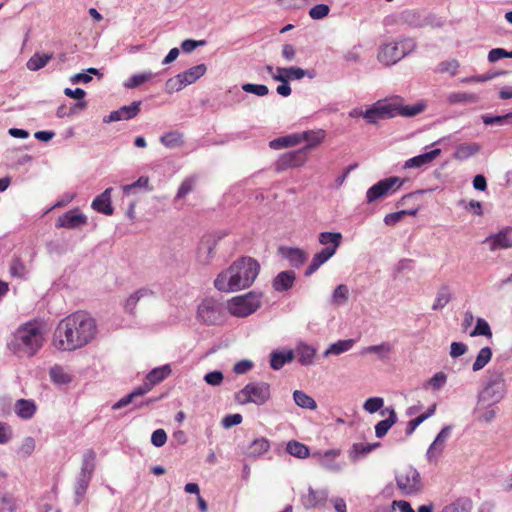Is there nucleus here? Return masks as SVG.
Instances as JSON below:
<instances>
[{
    "instance_id": "obj_1",
    "label": "nucleus",
    "mask_w": 512,
    "mask_h": 512,
    "mask_svg": "<svg viewBox=\"0 0 512 512\" xmlns=\"http://www.w3.org/2000/svg\"><path fill=\"white\" fill-rule=\"evenodd\" d=\"M97 328L93 318L83 312L73 313L62 319L57 325L53 344L62 351H72L90 342Z\"/></svg>"
},
{
    "instance_id": "obj_2",
    "label": "nucleus",
    "mask_w": 512,
    "mask_h": 512,
    "mask_svg": "<svg viewBox=\"0 0 512 512\" xmlns=\"http://www.w3.org/2000/svg\"><path fill=\"white\" fill-rule=\"evenodd\" d=\"M260 264L251 257H241L234 261L214 280L215 288L220 292H236L250 287L257 278Z\"/></svg>"
},
{
    "instance_id": "obj_3",
    "label": "nucleus",
    "mask_w": 512,
    "mask_h": 512,
    "mask_svg": "<svg viewBox=\"0 0 512 512\" xmlns=\"http://www.w3.org/2000/svg\"><path fill=\"white\" fill-rule=\"evenodd\" d=\"M425 109V104L417 103L411 106H403L400 98L378 100L368 109L354 108L349 112V117H363L368 124H378L380 120L394 118L397 115L414 117Z\"/></svg>"
},
{
    "instance_id": "obj_4",
    "label": "nucleus",
    "mask_w": 512,
    "mask_h": 512,
    "mask_svg": "<svg viewBox=\"0 0 512 512\" xmlns=\"http://www.w3.org/2000/svg\"><path fill=\"white\" fill-rule=\"evenodd\" d=\"M44 336L35 323L21 325L7 342V348L18 358H31L43 346Z\"/></svg>"
},
{
    "instance_id": "obj_5",
    "label": "nucleus",
    "mask_w": 512,
    "mask_h": 512,
    "mask_svg": "<svg viewBox=\"0 0 512 512\" xmlns=\"http://www.w3.org/2000/svg\"><path fill=\"white\" fill-rule=\"evenodd\" d=\"M416 42L412 38H403L399 41L387 42L380 46L378 60L386 66L393 65L414 51Z\"/></svg>"
},
{
    "instance_id": "obj_6",
    "label": "nucleus",
    "mask_w": 512,
    "mask_h": 512,
    "mask_svg": "<svg viewBox=\"0 0 512 512\" xmlns=\"http://www.w3.org/2000/svg\"><path fill=\"white\" fill-rule=\"evenodd\" d=\"M262 293L250 291L236 296L227 303V310L232 316L244 318L256 312L261 306Z\"/></svg>"
},
{
    "instance_id": "obj_7",
    "label": "nucleus",
    "mask_w": 512,
    "mask_h": 512,
    "mask_svg": "<svg viewBox=\"0 0 512 512\" xmlns=\"http://www.w3.org/2000/svg\"><path fill=\"white\" fill-rule=\"evenodd\" d=\"M270 398V384L263 381L249 382L235 395V400L242 405L254 403L257 406H262L266 404Z\"/></svg>"
},
{
    "instance_id": "obj_8",
    "label": "nucleus",
    "mask_w": 512,
    "mask_h": 512,
    "mask_svg": "<svg viewBox=\"0 0 512 512\" xmlns=\"http://www.w3.org/2000/svg\"><path fill=\"white\" fill-rule=\"evenodd\" d=\"M196 317L207 326L221 325L225 321V307L219 300L207 297L198 305Z\"/></svg>"
},
{
    "instance_id": "obj_9",
    "label": "nucleus",
    "mask_w": 512,
    "mask_h": 512,
    "mask_svg": "<svg viewBox=\"0 0 512 512\" xmlns=\"http://www.w3.org/2000/svg\"><path fill=\"white\" fill-rule=\"evenodd\" d=\"M395 481L398 489L405 496L417 495L423 490L421 475L413 466H407L396 473Z\"/></svg>"
},
{
    "instance_id": "obj_10",
    "label": "nucleus",
    "mask_w": 512,
    "mask_h": 512,
    "mask_svg": "<svg viewBox=\"0 0 512 512\" xmlns=\"http://www.w3.org/2000/svg\"><path fill=\"white\" fill-rule=\"evenodd\" d=\"M404 183V179L397 176H391L382 179L371 186L366 192L367 203H373L378 199L387 197L394 194L401 188Z\"/></svg>"
},
{
    "instance_id": "obj_11",
    "label": "nucleus",
    "mask_w": 512,
    "mask_h": 512,
    "mask_svg": "<svg viewBox=\"0 0 512 512\" xmlns=\"http://www.w3.org/2000/svg\"><path fill=\"white\" fill-rule=\"evenodd\" d=\"M307 161L306 149H297L283 153L275 162L277 172H282L290 168L302 166Z\"/></svg>"
},
{
    "instance_id": "obj_12",
    "label": "nucleus",
    "mask_w": 512,
    "mask_h": 512,
    "mask_svg": "<svg viewBox=\"0 0 512 512\" xmlns=\"http://www.w3.org/2000/svg\"><path fill=\"white\" fill-rule=\"evenodd\" d=\"M220 239V236L213 234L204 235L201 238L197 249V260L199 263L203 265L210 264L211 260L215 256V248Z\"/></svg>"
},
{
    "instance_id": "obj_13",
    "label": "nucleus",
    "mask_w": 512,
    "mask_h": 512,
    "mask_svg": "<svg viewBox=\"0 0 512 512\" xmlns=\"http://www.w3.org/2000/svg\"><path fill=\"white\" fill-rule=\"evenodd\" d=\"M483 243L488 245L492 252L512 248V227L507 226L498 233L490 234Z\"/></svg>"
},
{
    "instance_id": "obj_14",
    "label": "nucleus",
    "mask_w": 512,
    "mask_h": 512,
    "mask_svg": "<svg viewBox=\"0 0 512 512\" xmlns=\"http://www.w3.org/2000/svg\"><path fill=\"white\" fill-rule=\"evenodd\" d=\"M452 426L447 425L444 426L440 432L435 437L434 441L431 443V445L428 447V450L426 452V458L428 462L434 463L437 462L439 457L441 456L445 443L448 440V438L451 435Z\"/></svg>"
},
{
    "instance_id": "obj_15",
    "label": "nucleus",
    "mask_w": 512,
    "mask_h": 512,
    "mask_svg": "<svg viewBox=\"0 0 512 512\" xmlns=\"http://www.w3.org/2000/svg\"><path fill=\"white\" fill-rule=\"evenodd\" d=\"M141 101H134L130 105L122 106L118 110L112 111L103 118L104 123H111L122 120H130L140 112Z\"/></svg>"
},
{
    "instance_id": "obj_16",
    "label": "nucleus",
    "mask_w": 512,
    "mask_h": 512,
    "mask_svg": "<svg viewBox=\"0 0 512 512\" xmlns=\"http://www.w3.org/2000/svg\"><path fill=\"white\" fill-rule=\"evenodd\" d=\"M87 223V217L78 210H69L58 217L56 227L77 229Z\"/></svg>"
},
{
    "instance_id": "obj_17",
    "label": "nucleus",
    "mask_w": 512,
    "mask_h": 512,
    "mask_svg": "<svg viewBox=\"0 0 512 512\" xmlns=\"http://www.w3.org/2000/svg\"><path fill=\"white\" fill-rule=\"evenodd\" d=\"M328 498V492L325 489L315 490L312 487L308 488V493L301 496V503L306 509H313L321 507L325 504Z\"/></svg>"
},
{
    "instance_id": "obj_18",
    "label": "nucleus",
    "mask_w": 512,
    "mask_h": 512,
    "mask_svg": "<svg viewBox=\"0 0 512 512\" xmlns=\"http://www.w3.org/2000/svg\"><path fill=\"white\" fill-rule=\"evenodd\" d=\"M506 393V384L501 382H487L481 393V399L490 404L498 403Z\"/></svg>"
},
{
    "instance_id": "obj_19",
    "label": "nucleus",
    "mask_w": 512,
    "mask_h": 512,
    "mask_svg": "<svg viewBox=\"0 0 512 512\" xmlns=\"http://www.w3.org/2000/svg\"><path fill=\"white\" fill-rule=\"evenodd\" d=\"M402 21L414 28H420L432 24L434 15H423L422 13L415 10H406L401 14Z\"/></svg>"
},
{
    "instance_id": "obj_20",
    "label": "nucleus",
    "mask_w": 512,
    "mask_h": 512,
    "mask_svg": "<svg viewBox=\"0 0 512 512\" xmlns=\"http://www.w3.org/2000/svg\"><path fill=\"white\" fill-rule=\"evenodd\" d=\"M112 187L105 189L100 195H98L91 204L93 210L102 213L104 215H112L114 208L111 203Z\"/></svg>"
},
{
    "instance_id": "obj_21",
    "label": "nucleus",
    "mask_w": 512,
    "mask_h": 512,
    "mask_svg": "<svg viewBox=\"0 0 512 512\" xmlns=\"http://www.w3.org/2000/svg\"><path fill=\"white\" fill-rule=\"evenodd\" d=\"M388 413V417L384 420L379 421L375 425V435L377 438H383L390 428L397 422V414L395 412V409L393 407H387L385 410L381 411L382 415H385V413Z\"/></svg>"
},
{
    "instance_id": "obj_22",
    "label": "nucleus",
    "mask_w": 512,
    "mask_h": 512,
    "mask_svg": "<svg viewBox=\"0 0 512 512\" xmlns=\"http://www.w3.org/2000/svg\"><path fill=\"white\" fill-rule=\"evenodd\" d=\"M335 253L336 251H334V249L324 247L320 252L316 253L313 256L311 263L304 272V275L306 277H310L320 268L321 265L326 263Z\"/></svg>"
},
{
    "instance_id": "obj_23",
    "label": "nucleus",
    "mask_w": 512,
    "mask_h": 512,
    "mask_svg": "<svg viewBox=\"0 0 512 512\" xmlns=\"http://www.w3.org/2000/svg\"><path fill=\"white\" fill-rule=\"evenodd\" d=\"M379 442L375 443H354L351 448L348 451V457L351 462L356 463L361 458L367 456L369 453H371L373 450L380 447Z\"/></svg>"
},
{
    "instance_id": "obj_24",
    "label": "nucleus",
    "mask_w": 512,
    "mask_h": 512,
    "mask_svg": "<svg viewBox=\"0 0 512 512\" xmlns=\"http://www.w3.org/2000/svg\"><path fill=\"white\" fill-rule=\"evenodd\" d=\"M296 280V274L294 271L286 270L277 274L273 279V288L277 292H285L293 287Z\"/></svg>"
},
{
    "instance_id": "obj_25",
    "label": "nucleus",
    "mask_w": 512,
    "mask_h": 512,
    "mask_svg": "<svg viewBox=\"0 0 512 512\" xmlns=\"http://www.w3.org/2000/svg\"><path fill=\"white\" fill-rule=\"evenodd\" d=\"M295 358L293 350H274L270 354V366L273 370H280L285 364L291 363Z\"/></svg>"
},
{
    "instance_id": "obj_26",
    "label": "nucleus",
    "mask_w": 512,
    "mask_h": 512,
    "mask_svg": "<svg viewBox=\"0 0 512 512\" xmlns=\"http://www.w3.org/2000/svg\"><path fill=\"white\" fill-rule=\"evenodd\" d=\"M280 253L289 261L294 268H300L307 260L305 251L293 247H280Z\"/></svg>"
},
{
    "instance_id": "obj_27",
    "label": "nucleus",
    "mask_w": 512,
    "mask_h": 512,
    "mask_svg": "<svg viewBox=\"0 0 512 512\" xmlns=\"http://www.w3.org/2000/svg\"><path fill=\"white\" fill-rule=\"evenodd\" d=\"M155 292L148 287H142L131 294L128 299L125 301V310L132 314L136 308L137 303L145 298L155 297Z\"/></svg>"
},
{
    "instance_id": "obj_28",
    "label": "nucleus",
    "mask_w": 512,
    "mask_h": 512,
    "mask_svg": "<svg viewBox=\"0 0 512 512\" xmlns=\"http://www.w3.org/2000/svg\"><path fill=\"white\" fill-rule=\"evenodd\" d=\"M440 153H441V150L437 148V149L431 150L429 152L412 157L405 162L404 168L423 167V166L431 163Z\"/></svg>"
},
{
    "instance_id": "obj_29",
    "label": "nucleus",
    "mask_w": 512,
    "mask_h": 512,
    "mask_svg": "<svg viewBox=\"0 0 512 512\" xmlns=\"http://www.w3.org/2000/svg\"><path fill=\"white\" fill-rule=\"evenodd\" d=\"M325 137V132L323 130H317V131H304L299 133V139L301 142H306L307 144L302 148L306 149V154L308 155V152L319 145Z\"/></svg>"
},
{
    "instance_id": "obj_30",
    "label": "nucleus",
    "mask_w": 512,
    "mask_h": 512,
    "mask_svg": "<svg viewBox=\"0 0 512 512\" xmlns=\"http://www.w3.org/2000/svg\"><path fill=\"white\" fill-rule=\"evenodd\" d=\"M295 356H297L298 361L303 366H309L313 363L316 348L307 343L300 342L294 351Z\"/></svg>"
},
{
    "instance_id": "obj_31",
    "label": "nucleus",
    "mask_w": 512,
    "mask_h": 512,
    "mask_svg": "<svg viewBox=\"0 0 512 512\" xmlns=\"http://www.w3.org/2000/svg\"><path fill=\"white\" fill-rule=\"evenodd\" d=\"M392 349H393L392 345L389 342H382L378 345H371V346L364 347L361 350L360 354L366 355V354L374 353L377 355L378 359H380L382 361H386L390 358Z\"/></svg>"
},
{
    "instance_id": "obj_32",
    "label": "nucleus",
    "mask_w": 512,
    "mask_h": 512,
    "mask_svg": "<svg viewBox=\"0 0 512 512\" xmlns=\"http://www.w3.org/2000/svg\"><path fill=\"white\" fill-rule=\"evenodd\" d=\"M339 455V449H330L325 451L320 459V465L329 471L339 472L341 470V465L335 461Z\"/></svg>"
},
{
    "instance_id": "obj_33",
    "label": "nucleus",
    "mask_w": 512,
    "mask_h": 512,
    "mask_svg": "<svg viewBox=\"0 0 512 512\" xmlns=\"http://www.w3.org/2000/svg\"><path fill=\"white\" fill-rule=\"evenodd\" d=\"M355 342L356 341L354 339L338 340L337 342L329 345V347L324 351L323 357L345 353L354 346Z\"/></svg>"
},
{
    "instance_id": "obj_34",
    "label": "nucleus",
    "mask_w": 512,
    "mask_h": 512,
    "mask_svg": "<svg viewBox=\"0 0 512 512\" xmlns=\"http://www.w3.org/2000/svg\"><path fill=\"white\" fill-rule=\"evenodd\" d=\"M36 412V405L32 400L20 399L15 403V413L22 419H30Z\"/></svg>"
},
{
    "instance_id": "obj_35",
    "label": "nucleus",
    "mask_w": 512,
    "mask_h": 512,
    "mask_svg": "<svg viewBox=\"0 0 512 512\" xmlns=\"http://www.w3.org/2000/svg\"><path fill=\"white\" fill-rule=\"evenodd\" d=\"M172 373L171 366L169 364H165L163 366L156 367L152 369L146 376L147 381L153 387L154 385L162 382L164 379L170 376Z\"/></svg>"
},
{
    "instance_id": "obj_36",
    "label": "nucleus",
    "mask_w": 512,
    "mask_h": 512,
    "mask_svg": "<svg viewBox=\"0 0 512 512\" xmlns=\"http://www.w3.org/2000/svg\"><path fill=\"white\" fill-rule=\"evenodd\" d=\"M206 70H207V68H206L205 64H198L196 66H193V67L187 69L186 71H184L182 73H179V75L181 76L182 80L184 81L185 85L187 86V85L193 84L199 78H201L205 74Z\"/></svg>"
},
{
    "instance_id": "obj_37",
    "label": "nucleus",
    "mask_w": 512,
    "mask_h": 512,
    "mask_svg": "<svg viewBox=\"0 0 512 512\" xmlns=\"http://www.w3.org/2000/svg\"><path fill=\"white\" fill-rule=\"evenodd\" d=\"M270 449V443L266 438L255 439L247 448L246 455L248 457H259Z\"/></svg>"
},
{
    "instance_id": "obj_38",
    "label": "nucleus",
    "mask_w": 512,
    "mask_h": 512,
    "mask_svg": "<svg viewBox=\"0 0 512 512\" xmlns=\"http://www.w3.org/2000/svg\"><path fill=\"white\" fill-rule=\"evenodd\" d=\"M481 149L478 143H462L456 147L454 158L458 160H466L477 154Z\"/></svg>"
},
{
    "instance_id": "obj_39",
    "label": "nucleus",
    "mask_w": 512,
    "mask_h": 512,
    "mask_svg": "<svg viewBox=\"0 0 512 512\" xmlns=\"http://www.w3.org/2000/svg\"><path fill=\"white\" fill-rule=\"evenodd\" d=\"M319 243L324 245L325 248L334 249L337 251L341 244L342 234L339 232H321L318 237Z\"/></svg>"
},
{
    "instance_id": "obj_40",
    "label": "nucleus",
    "mask_w": 512,
    "mask_h": 512,
    "mask_svg": "<svg viewBox=\"0 0 512 512\" xmlns=\"http://www.w3.org/2000/svg\"><path fill=\"white\" fill-rule=\"evenodd\" d=\"M300 143L299 133H294L282 137H278L270 141L269 146L272 149H282L297 145Z\"/></svg>"
},
{
    "instance_id": "obj_41",
    "label": "nucleus",
    "mask_w": 512,
    "mask_h": 512,
    "mask_svg": "<svg viewBox=\"0 0 512 512\" xmlns=\"http://www.w3.org/2000/svg\"><path fill=\"white\" fill-rule=\"evenodd\" d=\"M286 451L290 455H292L296 458H299V459H305L310 454L309 447L299 441H296V440H290L287 443Z\"/></svg>"
},
{
    "instance_id": "obj_42",
    "label": "nucleus",
    "mask_w": 512,
    "mask_h": 512,
    "mask_svg": "<svg viewBox=\"0 0 512 512\" xmlns=\"http://www.w3.org/2000/svg\"><path fill=\"white\" fill-rule=\"evenodd\" d=\"M293 399L297 406L303 409L315 410L317 408L316 401L308 394L301 390H295L293 393Z\"/></svg>"
},
{
    "instance_id": "obj_43",
    "label": "nucleus",
    "mask_w": 512,
    "mask_h": 512,
    "mask_svg": "<svg viewBox=\"0 0 512 512\" xmlns=\"http://www.w3.org/2000/svg\"><path fill=\"white\" fill-rule=\"evenodd\" d=\"M419 211V208L400 210L397 212L389 213L384 217V223L387 226H395L398 222H400L405 216H415Z\"/></svg>"
},
{
    "instance_id": "obj_44",
    "label": "nucleus",
    "mask_w": 512,
    "mask_h": 512,
    "mask_svg": "<svg viewBox=\"0 0 512 512\" xmlns=\"http://www.w3.org/2000/svg\"><path fill=\"white\" fill-rule=\"evenodd\" d=\"M52 59V54H39L35 53L32 55L26 63V67L30 71H38L45 67L47 63Z\"/></svg>"
},
{
    "instance_id": "obj_45",
    "label": "nucleus",
    "mask_w": 512,
    "mask_h": 512,
    "mask_svg": "<svg viewBox=\"0 0 512 512\" xmlns=\"http://www.w3.org/2000/svg\"><path fill=\"white\" fill-rule=\"evenodd\" d=\"M471 509L472 501L467 497H462L446 505L442 512H470Z\"/></svg>"
},
{
    "instance_id": "obj_46",
    "label": "nucleus",
    "mask_w": 512,
    "mask_h": 512,
    "mask_svg": "<svg viewBox=\"0 0 512 512\" xmlns=\"http://www.w3.org/2000/svg\"><path fill=\"white\" fill-rule=\"evenodd\" d=\"M452 299V294L447 285H443L437 292L436 299L432 305V310L437 311L443 309Z\"/></svg>"
},
{
    "instance_id": "obj_47",
    "label": "nucleus",
    "mask_w": 512,
    "mask_h": 512,
    "mask_svg": "<svg viewBox=\"0 0 512 512\" xmlns=\"http://www.w3.org/2000/svg\"><path fill=\"white\" fill-rule=\"evenodd\" d=\"M156 74L148 71L140 74H134L124 82V87L127 89H135L143 83L150 81Z\"/></svg>"
},
{
    "instance_id": "obj_48",
    "label": "nucleus",
    "mask_w": 512,
    "mask_h": 512,
    "mask_svg": "<svg viewBox=\"0 0 512 512\" xmlns=\"http://www.w3.org/2000/svg\"><path fill=\"white\" fill-rule=\"evenodd\" d=\"M95 459L96 453L92 449L87 450L83 454L82 466L79 474L92 477L93 471L95 469Z\"/></svg>"
},
{
    "instance_id": "obj_49",
    "label": "nucleus",
    "mask_w": 512,
    "mask_h": 512,
    "mask_svg": "<svg viewBox=\"0 0 512 512\" xmlns=\"http://www.w3.org/2000/svg\"><path fill=\"white\" fill-rule=\"evenodd\" d=\"M274 75H282V78L288 83L290 80H300L303 78L302 68L291 66V67H277Z\"/></svg>"
},
{
    "instance_id": "obj_50",
    "label": "nucleus",
    "mask_w": 512,
    "mask_h": 512,
    "mask_svg": "<svg viewBox=\"0 0 512 512\" xmlns=\"http://www.w3.org/2000/svg\"><path fill=\"white\" fill-rule=\"evenodd\" d=\"M492 350L489 347H483L473 363L472 369L473 371H479L483 369L491 360Z\"/></svg>"
},
{
    "instance_id": "obj_51",
    "label": "nucleus",
    "mask_w": 512,
    "mask_h": 512,
    "mask_svg": "<svg viewBox=\"0 0 512 512\" xmlns=\"http://www.w3.org/2000/svg\"><path fill=\"white\" fill-rule=\"evenodd\" d=\"M160 142L167 148H175L183 143L182 134L171 131L161 136Z\"/></svg>"
},
{
    "instance_id": "obj_52",
    "label": "nucleus",
    "mask_w": 512,
    "mask_h": 512,
    "mask_svg": "<svg viewBox=\"0 0 512 512\" xmlns=\"http://www.w3.org/2000/svg\"><path fill=\"white\" fill-rule=\"evenodd\" d=\"M349 298V289L347 285L340 284L333 291L331 303L337 306L343 305Z\"/></svg>"
},
{
    "instance_id": "obj_53",
    "label": "nucleus",
    "mask_w": 512,
    "mask_h": 512,
    "mask_svg": "<svg viewBox=\"0 0 512 512\" xmlns=\"http://www.w3.org/2000/svg\"><path fill=\"white\" fill-rule=\"evenodd\" d=\"M90 476L79 474L76 484H75V495H76V504L78 505L87 491L89 483L91 481Z\"/></svg>"
},
{
    "instance_id": "obj_54",
    "label": "nucleus",
    "mask_w": 512,
    "mask_h": 512,
    "mask_svg": "<svg viewBox=\"0 0 512 512\" xmlns=\"http://www.w3.org/2000/svg\"><path fill=\"white\" fill-rule=\"evenodd\" d=\"M470 336H485L491 339L492 331L489 323L483 318H477L475 328L470 332Z\"/></svg>"
},
{
    "instance_id": "obj_55",
    "label": "nucleus",
    "mask_w": 512,
    "mask_h": 512,
    "mask_svg": "<svg viewBox=\"0 0 512 512\" xmlns=\"http://www.w3.org/2000/svg\"><path fill=\"white\" fill-rule=\"evenodd\" d=\"M450 104L456 103H475L479 100V97L476 94L465 93V92H454L449 94L447 98Z\"/></svg>"
},
{
    "instance_id": "obj_56",
    "label": "nucleus",
    "mask_w": 512,
    "mask_h": 512,
    "mask_svg": "<svg viewBox=\"0 0 512 512\" xmlns=\"http://www.w3.org/2000/svg\"><path fill=\"white\" fill-rule=\"evenodd\" d=\"M482 121L486 125H505L512 123V112L505 115L491 116L488 114L482 115Z\"/></svg>"
},
{
    "instance_id": "obj_57",
    "label": "nucleus",
    "mask_w": 512,
    "mask_h": 512,
    "mask_svg": "<svg viewBox=\"0 0 512 512\" xmlns=\"http://www.w3.org/2000/svg\"><path fill=\"white\" fill-rule=\"evenodd\" d=\"M50 378L54 383L67 384L71 381V377L64 371L61 366L55 365L50 369Z\"/></svg>"
},
{
    "instance_id": "obj_58",
    "label": "nucleus",
    "mask_w": 512,
    "mask_h": 512,
    "mask_svg": "<svg viewBox=\"0 0 512 512\" xmlns=\"http://www.w3.org/2000/svg\"><path fill=\"white\" fill-rule=\"evenodd\" d=\"M136 188H143L145 190L151 191L152 187L149 185V178L146 176H141L137 181L128 185H124L123 192L126 195H130L131 193H134Z\"/></svg>"
},
{
    "instance_id": "obj_59",
    "label": "nucleus",
    "mask_w": 512,
    "mask_h": 512,
    "mask_svg": "<svg viewBox=\"0 0 512 512\" xmlns=\"http://www.w3.org/2000/svg\"><path fill=\"white\" fill-rule=\"evenodd\" d=\"M447 382V375L444 372H437L433 377H431L424 388L430 386L434 391H438L444 387Z\"/></svg>"
},
{
    "instance_id": "obj_60",
    "label": "nucleus",
    "mask_w": 512,
    "mask_h": 512,
    "mask_svg": "<svg viewBox=\"0 0 512 512\" xmlns=\"http://www.w3.org/2000/svg\"><path fill=\"white\" fill-rule=\"evenodd\" d=\"M184 87H186V85L179 74H177L175 77L169 78L165 83V90L169 94L178 92Z\"/></svg>"
},
{
    "instance_id": "obj_61",
    "label": "nucleus",
    "mask_w": 512,
    "mask_h": 512,
    "mask_svg": "<svg viewBox=\"0 0 512 512\" xmlns=\"http://www.w3.org/2000/svg\"><path fill=\"white\" fill-rule=\"evenodd\" d=\"M242 90L260 97L269 93L268 87L264 84L245 83L242 85Z\"/></svg>"
},
{
    "instance_id": "obj_62",
    "label": "nucleus",
    "mask_w": 512,
    "mask_h": 512,
    "mask_svg": "<svg viewBox=\"0 0 512 512\" xmlns=\"http://www.w3.org/2000/svg\"><path fill=\"white\" fill-rule=\"evenodd\" d=\"M330 12V8L326 4H317L309 10V16L313 20H320L325 18Z\"/></svg>"
},
{
    "instance_id": "obj_63",
    "label": "nucleus",
    "mask_w": 512,
    "mask_h": 512,
    "mask_svg": "<svg viewBox=\"0 0 512 512\" xmlns=\"http://www.w3.org/2000/svg\"><path fill=\"white\" fill-rule=\"evenodd\" d=\"M384 405V400L383 398L381 397H371V398H368L364 405H363V408L373 414L377 411H379Z\"/></svg>"
},
{
    "instance_id": "obj_64",
    "label": "nucleus",
    "mask_w": 512,
    "mask_h": 512,
    "mask_svg": "<svg viewBox=\"0 0 512 512\" xmlns=\"http://www.w3.org/2000/svg\"><path fill=\"white\" fill-rule=\"evenodd\" d=\"M15 507V499L12 495L0 494V512H13Z\"/></svg>"
}]
</instances>
